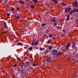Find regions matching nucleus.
I'll list each match as a JSON object with an SVG mask.
<instances>
[{
    "mask_svg": "<svg viewBox=\"0 0 78 78\" xmlns=\"http://www.w3.org/2000/svg\"><path fill=\"white\" fill-rule=\"evenodd\" d=\"M49 37H52V34H50L49 35Z\"/></svg>",
    "mask_w": 78,
    "mask_h": 78,
    "instance_id": "7c9ffc66",
    "label": "nucleus"
},
{
    "mask_svg": "<svg viewBox=\"0 0 78 78\" xmlns=\"http://www.w3.org/2000/svg\"><path fill=\"white\" fill-rule=\"evenodd\" d=\"M8 0H4V3H5V4H6V3H7L8 2Z\"/></svg>",
    "mask_w": 78,
    "mask_h": 78,
    "instance_id": "393cba45",
    "label": "nucleus"
},
{
    "mask_svg": "<svg viewBox=\"0 0 78 78\" xmlns=\"http://www.w3.org/2000/svg\"><path fill=\"white\" fill-rule=\"evenodd\" d=\"M53 39H56V37L53 38Z\"/></svg>",
    "mask_w": 78,
    "mask_h": 78,
    "instance_id": "3c124183",
    "label": "nucleus"
},
{
    "mask_svg": "<svg viewBox=\"0 0 78 78\" xmlns=\"http://www.w3.org/2000/svg\"><path fill=\"white\" fill-rule=\"evenodd\" d=\"M77 18V19H76V20H78V18L77 17H76Z\"/></svg>",
    "mask_w": 78,
    "mask_h": 78,
    "instance_id": "603ef678",
    "label": "nucleus"
},
{
    "mask_svg": "<svg viewBox=\"0 0 78 78\" xmlns=\"http://www.w3.org/2000/svg\"><path fill=\"white\" fill-rule=\"evenodd\" d=\"M61 6H65L66 5V4L64 2H62L61 4Z\"/></svg>",
    "mask_w": 78,
    "mask_h": 78,
    "instance_id": "9d476101",
    "label": "nucleus"
},
{
    "mask_svg": "<svg viewBox=\"0 0 78 78\" xmlns=\"http://www.w3.org/2000/svg\"><path fill=\"white\" fill-rule=\"evenodd\" d=\"M51 21L54 22L53 25L54 27H56L57 25V21H56L55 20H51Z\"/></svg>",
    "mask_w": 78,
    "mask_h": 78,
    "instance_id": "7ed1b4c3",
    "label": "nucleus"
},
{
    "mask_svg": "<svg viewBox=\"0 0 78 78\" xmlns=\"http://www.w3.org/2000/svg\"><path fill=\"white\" fill-rule=\"evenodd\" d=\"M52 48H53V47L51 45L49 46L48 48L49 50H51L52 49Z\"/></svg>",
    "mask_w": 78,
    "mask_h": 78,
    "instance_id": "dca6fc26",
    "label": "nucleus"
},
{
    "mask_svg": "<svg viewBox=\"0 0 78 78\" xmlns=\"http://www.w3.org/2000/svg\"><path fill=\"white\" fill-rule=\"evenodd\" d=\"M57 28L58 29H59V26H57Z\"/></svg>",
    "mask_w": 78,
    "mask_h": 78,
    "instance_id": "c03bdc74",
    "label": "nucleus"
},
{
    "mask_svg": "<svg viewBox=\"0 0 78 78\" xmlns=\"http://www.w3.org/2000/svg\"><path fill=\"white\" fill-rule=\"evenodd\" d=\"M16 66H17L16 64L14 65V67H16Z\"/></svg>",
    "mask_w": 78,
    "mask_h": 78,
    "instance_id": "a19ab883",
    "label": "nucleus"
},
{
    "mask_svg": "<svg viewBox=\"0 0 78 78\" xmlns=\"http://www.w3.org/2000/svg\"><path fill=\"white\" fill-rule=\"evenodd\" d=\"M65 12H67V11H69V9L68 8H66V9H65Z\"/></svg>",
    "mask_w": 78,
    "mask_h": 78,
    "instance_id": "2eb2a0df",
    "label": "nucleus"
},
{
    "mask_svg": "<svg viewBox=\"0 0 78 78\" xmlns=\"http://www.w3.org/2000/svg\"><path fill=\"white\" fill-rule=\"evenodd\" d=\"M17 78H19V77H17Z\"/></svg>",
    "mask_w": 78,
    "mask_h": 78,
    "instance_id": "4d7b16f0",
    "label": "nucleus"
},
{
    "mask_svg": "<svg viewBox=\"0 0 78 78\" xmlns=\"http://www.w3.org/2000/svg\"><path fill=\"white\" fill-rule=\"evenodd\" d=\"M40 50L41 51H43V50H45V48H42L40 47Z\"/></svg>",
    "mask_w": 78,
    "mask_h": 78,
    "instance_id": "5701e85b",
    "label": "nucleus"
},
{
    "mask_svg": "<svg viewBox=\"0 0 78 78\" xmlns=\"http://www.w3.org/2000/svg\"><path fill=\"white\" fill-rule=\"evenodd\" d=\"M49 32V30L47 29L46 30L45 33H48Z\"/></svg>",
    "mask_w": 78,
    "mask_h": 78,
    "instance_id": "c85d7f7f",
    "label": "nucleus"
},
{
    "mask_svg": "<svg viewBox=\"0 0 78 78\" xmlns=\"http://www.w3.org/2000/svg\"><path fill=\"white\" fill-rule=\"evenodd\" d=\"M26 0L28 1V0Z\"/></svg>",
    "mask_w": 78,
    "mask_h": 78,
    "instance_id": "bf43d9fd",
    "label": "nucleus"
},
{
    "mask_svg": "<svg viewBox=\"0 0 78 78\" xmlns=\"http://www.w3.org/2000/svg\"><path fill=\"white\" fill-rule=\"evenodd\" d=\"M17 59V60L19 61H20V58H18Z\"/></svg>",
    "mask_w": 78,
    "mask_h": 78,
    "instance_id": "473e14b6",
    "label": "nucleus"
},
{
    "mask_svg": "<svg viewBox=\"0 0 78 78\" xmlns=\"http://www.w3.org/2000/svg\"><path fill=\"white\" fill-rule=\"evenodd\" d=\"M44 37H46L47 36V34H45L44 36Z\"/></svg>",
    "mask_w": 78,
    "mask_h": 78,
    "instance_id": "de8ad7c7",
    "label": "nucleus"
},
{
    "mask_svg": "<svg viewBox=\"0 0 78 78\" xmlns=\"http://www.w3.org/2000/svg\"><path fill=\"white\" fill-rule=\"evenodd\" d=\"M69 20H66V22H67V23H69Z\"/></svg>",
    "mask_w": 78,
    "mask_h": 78,
    "instance_id": "ea45409f",
    "label": "nucleus"
},
{
    "mask_svg": "<svg viewBox=\"0 0 78 78\" xmlns=\"http://www.w3.org/2000/svg\"><path fill=\"white\" fill-rule=\"evenodd\" d=\"M33 47H30V48H29V50H30V51H31V50H32L33 49Z\"/></svg>",
    "mask_w": 78,
    "mask_h": 78,
    "instance_id": "cd10ccee",
    "label": "nucleus"
},
{
    "mask_svg": "<svg viewBox=\"0 0 78 78\" xmlns=\"http://www.w3.org/2000/svg\"><path fill=\"white\" fill-rule=\"evenodd\" d=\"M70 44H71L70 43V42H69L67 43V44L66 46L69 47L70 45Z\"/></svg>",
    "mask_w": 78,
    "mask_h": 78,
    "instance_id": "6ab92c4d",
    "label": "nucleus"
},
{
    "mask_svg": "<svg viewBox=\"0 0 78 78\" xmlns=\"http://www.w3.org/2000/svg\"><path fill=\"white\" fill-rule=\"evenodd\" d=\"M74 78H78V76H74Z\"/></svg>",
    "mask_w": 78,
    "mask_h": 78,
    "instance_id": "a18cd8bd",
    "label": "nucleus"
},
{
    "mask_svg": "<svg viewBox=\"0 0 78 78\" xmlns=\"http://www.w3.org/2000/svg\"><path fill=\"white\" fill-rule=\"evenodd\" d=\"M17 20H19V19H20V16H19V15H18L17 16Z\"/></svg>",
    "mask_w": 78,
    "mask_h": 78,
    "instance_id": "c756f323",
    "label": "nucleus"
},
{
    "mask_svg": "<svg viewBox=\"0 0 78 78\" xmlns=\"http://www.w3.org/2000/svg\"><path fill=\"white\" fill-rule=\"evenodd\" d=\"M27 23L28 25H30V22L28 21H27Z\"/></svg>",
    "mask_w": 78,
    "mask_h": 78,
    "instance_id": "e433bc0d",
    "label": "nucleus"
},
{
    "mask_svg": "<svg viewBox=\"0 0 78 78\" xmlns=\"http://www.w3.org/2000/svg\"><path fill=\"white\" fill-rule=\"evenodd\" d=\"M27 68H23L21 71V72L23 75H25L27 73Z\"/></svg>",
    "mask_w": 78,
    "mask_h": 78,
    "instance_id": "f03ea898",
    "label": "nucleus"
},
{
    "mask_svg": "<svg viewBox=\"0 0 78 78\" xmlns=\"http://www.w3.org/2000/svg\"><path fill=\"white\" fill-rule=\"evenodd\" d=\"M51 58H48L46 59V61L47 62H51Z\"/></svg>",
    "mask_w": 78,
    "mask_h": 78,
    "instance_id": "6e6552de",
    "label": "nucleus"
},
{
    "mask_svg": "<svg viewBox=\"0 0 78 78\" xmlns=\"http://www.w3.org/2000/svg\"><path fill=\"white\" fill-rule=\"evenodd\" d=\"M65 48L66 49V50H67V51H68V50H69V47L68 46L66 45L65 46Z\"/></svg>",
    "mask_w": 78,
    "mask_h": 78,
    "instance_id": "f3484780",
    "label": "nucleus"
},
{
    "mask_svg": "<svg viewBox=\"0 0 78 78\" xmlns=\"http://www.w3.org/2000/svg\"><path fill=\"white\" fill-rule=\"evenodd\" d=\"M73 6H74L75 8H78V3L76 0H75V2L73 1L72 2Z\"/></svg>",
    "mask_w": 78,
    "mask_h": 78,
    "instance_id": "f257e3e1",
    "label": "nucleus"
},
{
    "mask_svg": "<svg viewBox=\"0 0 78 78\" xmlns=\"http://www.w3.org/2000/svg\"><path fill=\"white\" fill-rule=\"evenodd\" d=\"M51 0L52 2H55V4H58V1H57V0Z\"/></svg>",
    "mask_w": 78,
    "mask_h": 78,
    "instance_id": "9b49d317",
    "label": "nucleus"
},
{
    "mask_svg": "<svg viewBox=\"0 0 78 78\" xmlns=\"http://www.w3.org/2000/svg\"><path fill=\"white\" fill-rule=\"evenodd\" d=\"M19 3L22 4V5H23L25 3V2L22 0H20L19 1Z\"/></svg>",
    "mask_w": 78,
    "mask_h": 78,
    "instance_id": "39448f33",
    "label": "nucleus"
},
{
    "mask_svg": "<svg viewBox=\"0 0 78 78\" xmlns=\"http://www.w3.org/2000/svg\"><path fill=\"white\" fill-rule=\"evenodd\" d=\"M1 65V62H0V66Z\"/></svg>",
    "mask_w": 78,
    "mask_h": 78,
    "instance_id": "5fc2aeb1",
    "label": "nucleus"
},
{
    "mask_svg": "<svg viewBox=\"0 0 78 78\" xmlns=\"http://www.w3.org/2000/svg\"><path fill=\"white\" fill-rule=\"evenodd\" d=\"M33 2L35 3H39V1L37 0H33Z\"/></svg>",
    "mask_w": 78,
    "mask_h": 78,
    "instance_id": "4be33fe9",
    "label": "nucleus"
},
{
    "mask_svg": "<svg viewBox=\"0 0 78 78\" xmlns=\"http://www.w3.org/2000/svg\"><path fill=\"white\" fill-rule=\"evenodd\" d=\"M21 65H22V66H23V67H24V63H22V64H21Z\"/></svg>",
    "mask_w": 78,
    "mask_h": 78,
    "instance_id": "49530a36",
    "label": "nucleus"
},
{
    "mask_svg": "<svg viewBox=\"0 0 78 78\" xmlns=\"http://www.w3.org/2000/svg\"><path fill=\"white\" fill-rule=\"evenodd\" d=\"M69 17H70V16H69V15H68L67 16V18H66V19H67V20H69Z\"/></svg>",
    "mask_w": 78,
    "mask_h": 78,
    "instance_id": "bb28decb",
    "label": "nucleus"
},
{
    "mask_svg": "<svg viewBox=\"0 0 78 78\" xmlns=\"http://www.w3.org/2000/svg\"><path fill=\"white\" fill-rule=\"evenodd\" d=\"M61 54H62V52H59L58 53L57 52L56 55H61Z\"/></svg>",
    "mask_w": 78,
    "mask_h": 78,
    "instance_id": "a211bd4d",
    "label": "nucleus"
},
{
    "mask_svg": "<svg viewBox=\"0 0 78 78\" xmlns=\"http://www.w3.org/2000/svg\"><path fill=\"white\" fill-rule=\"evenodd\" d=\"M73 13H75V12H74V11H73V10H72L70 12V15H72V14H73Z\"/></svg>",
    "mask_w": 78,
    "mask_h": 78,
    "instance_id": "4468645a",
    "label": "nucleus"
},
{
    "mask_svg": "<svg viewBox=\"0 0 78 78\" xmlns=\"http://www.w3.org/2000/svg\"><path fill=\"white\" fill-rule=\"evenodd\" d=\"M31 8L32 9H34V6H33V5L31 4Z\"/></svg>",
    "mask_w": 78,
    "mask_h": 78,
    "instance_id": "a878e982",
    "label": "nucleus"
},
{
    "mask_svg": "<svg viewBox=\"0 0 78 78\" xmlns=\"http://www.w3.org/2000/svg\"><path fill=\"white\" fill-rule=\"evenodd\" d=\"M20 67H21V68H23V66L21 65H20Z\"/></svg>",
    "mask_w": 78,
    "mask_h": 78,
    "instance_id": "72a5a7b5",
    "label": "nucleus"
},
{
    "mask_svg": "<svg viewBox=\"0 0 78 78\" xmlns=\"http://www.w3.org/2000/svg\"><path fill=\"white\" fill-rule=\"evenodd\" d=\"M36 41V39H33V41Z\"/></svg>",
    "mask_w": 78,
    "mask_h": 78,
    "instance_id": "8fccbe9b",
    "label": "nucleus"
},
{
    "mask_svg": "<svg viewBox=\"0 0 78 78\" xmlns=\"http://www.w3.org/2000/svg\"><path fill=\"white\" fill-rule=\"evenodd\" d=\"M76 62H78V61H76Z\"/></svg>",
    "mask_w": 78,
    "mask_h": 78,
    "instance_id": "6e6d98bb",
    "label": "nucleus"
},
{
    "mask_svg": "<svg viewBox=\"0 0 78 78\" xmlns=\"http://www.w3.org/2000/svg\"><path fill=\"white\" fill-rule=\"evenodd\" d=\"M62 31L64 32V33H66V30H62Z\"/></svg>",
    "mask_w": 78,
    "mask_h": 78,
    "instance_id": "c9c22d12",
    "label": "nucleus"
},
{
    "mask_svg": "<svg viewBox=\"0 0 78 78\" xmlns=\"http://www.w3.org/2000/svg\"><path fill=\"white\" fill-rule=\"evenodd\" d=\"M75 21H76V22H77L78 21V20H76Z\"/></svg>",
    "mask_w": 78,
    "mask_h": 78,
    "instance_id": "864d4df0",
    "label": "nucleus"
},
{
    "mask_svg": "<svg viewBox=\"0 0 78 78\" xmlns=\"http://www.w3.org/2000/svg\"><path fill=\"white\" fill-rule=\"evenodd\" d=\"M25 65H26V66H29V65H30V62H25Z\"/></svg>",
    "mask_w": 78,
    "mask_h": 78,
    "instance_id": "1a4fd4ad",
    "label": "nucleus"
},
{
    "mask_svg": "<svg viewBox=\"0 0 78 78\" xmlns=\"http://www.w3.org/2000/svg\"><path fill=\"white\" fill-rule=\"evenodd\" d=\"M4 25L5 29L6 28H7V24H6V22H4Z\"/></svg>",
    "mask_w": 78,
    "mask_h": 78,
    "instance_id": "0eeeda50",
    "label": "nucleus"
},
{
    "mask_svg": "<svg viewBox=\"0 0 78 78\" xmlns=\"http://www.w3.org/2000/svg\"><path fill=\"white\" fill-rule=\"evenodd\" d=\"M72 47L73 48H74V49H75L76 48V46H75V45H73L72 46Z\"/></svg>",
    "mask_w": 78,
    "mask_h": 78,
    "instance_id": "412c9836",
    "label": "nucleus"
},
{
    "mask_svg": "<svg viewBox=\"0 0 78 78\" xmlns=\"http://www.w3.org/2000/svg\"><path fill=\"white\" fill-rule=\"evenodd\" d=\"M46 25H47V24L45 23H43L41 25V26H42V27H45V26Z\"/></svg>",
    "mask_w": 78,
    "mask_h": 78,
    "instance_id": "b1692460",
    "label": "nucleus"
},
{
    "mask_svg": "<svg viewBox=\"0 0 78 78\" xmlns=\"http://www.w3.org/2000/svg\"><path fill=\"white\" fill-rule=\"evenodd\" d=\"M16 9H17V10H18V11H19V7H17V8H16Z\"/></svg>",
    "mask_w": 78,
    "mask_h": 78,
    "instance_id": "79ce46f5",
    "label": "nucleus"
},
{
    "mask_svg": "<svg viewBox=\"0 0 78 78\" xmlns=\"http://www.w3.org/2000/svg\"><path fill=\"white\" fill-rule=\"evenodd\" d=\"M39 44V41L38 40V41H37L36 42L34 43V45L35 46H36V45H37Z\"/></svg>",
    "mask_w": 78,
    "mask_h": 78,
    "instance_id": "423d86ee",
    "label": "nucleus"
},
{
    "mask_svg": "<svg viewBox=\"0 0 78 78\" xmlns=\"http://www.w3.org/2000/svg\"><path fill=\"white\" fill-rule=\"evenodd\" d=\"M50 41H51V40L50 39L46 42L48 44H50Z\"/></svg>",
    "mask_w": 78,
    "mask_h": 78,
    "instance_id": "aec40b11",
    "label": "nucleus"
},
{
    "mask_svg": "<svg viewBox=\"0 0 78 78\" xmlns=\"http://www.w3.org/2000/svg\"><path fill=\"white\" fill-rule=\"evenodd\" d=\"M52 19H53V20H55V19L54 18H52Z\"/></svg>",
    "mask_w": 78,
    "mask_h": 78,
    "instance_id": "09e8293b",
    "label": "nucleus"
},
{
    "mask_svg": "<svg viewBox=\"0 0 78 78\" xmlns=\"http://www.w3.org/2000/svg\"><path fill=\"white\" fill-rule=\"evenodd\" d=\"M32 66H34V67H35L36 66H37V65L35 64H32Z\"/></svg>",
    "mask_w": 78,
    "mask_h": 78,
    "instance_id": "2f4dec72",
    "label": "nucleus"
},
{
    "mask_svg": "<svg viewBox=\"0 0 78 78\" xmlns=\"http://www.w3.org/2000/svg\"><path fill=\"white\" fill-rule=\"evenodd\" d=\"M76 57L77 58H78V53L76 54Z\"/></svg>",
    "mask_w": 78,
    "mask_h": 78,
    "instance_id": "f704fd0d",
    "label": "nucleus"
},
{
    "mask_svg": "<svg viewBox=\"0 0 78 78\" xmlns=\"http://www.w3.org/2000/svg\"><path fill=\"white\" fill-rule=\"evenodd\" d=\"M17 45H23V44L21 42H19L17 44Z\"/></svg>",
    "mask_w": 78,
    "mask_h": 78,
    "instance_id": "ddd939ff",
    "label": "nucleus"
},
{
    "mask_svg": "<svg viewBox=\"0 0 78 78\" xmlns=\"http://www.w3.org/2000/svg\"><path fill=\"white\" fill-rule=\"evenodd\" d=\"M7 16H10V14L9 13L7 14Z\"/></svg>",
    "mask_w": 78,
    "mask_h": 78,
    "instance_id": "37998d69",
    "label": "nucleus"
},
{
    "mask_svg": "<svg viewBox=\"0 0 78 78\" xmlns=\"http://www.w3.org/2000/svg\"><path fill=\"white\" fill-rule=\"evenodd\" d=\"M73 11L74 12H78V9H73Z\"/></svg>",
    "mask_w": 78,
    "mask_h": 78,
    "instance_id": "f8f14e48",
    "label": "nucleus"
},
{
    "mask_svg": "<svg viewBox=\"0 0 78 78\" xmlns=\"http://www.w3.org/2000/svg\"><path fill=\"white\" fill-rule=\"evenodd\" d=\"M73 55H74V54H73Z\"/></svg>",
    "mask_w": 78,
    "mask_h": 78,
    "instance_id": "13d9d810",
    "label": "nucleus"
},
{
    "mask_svg": "<svg viewBox=\"0 0 78 78\" xmlns=\"http://www.w3.org/2000/svg\"><path fill=\"white\" fill-rule=\"evenodd\" d=\"M58 53V51L56 49H54L52 51V53L54 55H56Z\"/></svg>",
    "mask_w": 78,
    "mask_h": 78,
    "instance_id": "20e7f679",
    "label": "nucleus"
},
{
    "mask_svg": "<svg viewBox=\"0 0 78 78\" xmlns=\"http://www.w3.org/2000/svg\"><path fill=\"white\" fill-rule=\"evenodd\" d=\"M11 9L12 11L14 10V8H12Z\"/></svg>",
    "mask_w": 78,
    "mask_h": 78,
    "instance_id": "58836bf2",
    "label": "nucleus"
},
{
    "mask_svg": "<svg viewBox=\"0 0 78 78\" xmlns=\"http://www.w3.org/2000/svg\"><path fill=\"white\" fill-rule=\"evenodd\" d=\"M32 45H34V41H33L32 42Z\"/></svg>",
    "mask_w": 78,
    "mask_h": 78,
    "instance_id": "4c0bfd02",
    "label": "nucleus"
}]
</instances>
